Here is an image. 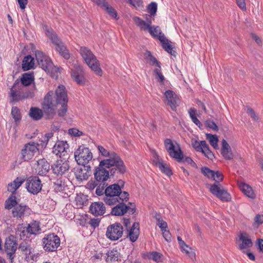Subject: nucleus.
<instances>
[{"label": "nucleus", "instance_id": "obj_1", "mask_svg": "<svg viewBox=\"0 0 263 263\" xmlns=\"http://www.w3.org/2000/svg\"><path fill=\"white\" fill-rule=\"evenodd\" d=\"M68 98L66 88L63 85H60L54 93L49 91L45 96L42 103L43 110L37 107H31L29 111L31 118L35 120H39L43 117V112L47 119H51L55 114V111L59 105H61L58 110V115L64 117L67 111Z\"/></svg>", "mask_w": 263, "mask_h": 263}, {"label": "nucleus", "instance_id": "obj_2", "mask_svg": "<svg viewBox=\"0 0 263 263\" xmlns=\"http://www.w3.org/2000/svg\"><path fill=\"white\" fill-rule=\"evenodd\" d=\"M164 144L165 148L171 157L176 159L179 162L183 161L192 165L195 164L190 157H186L183 159V153L180 146L178 143L174 142L170 139H166L164 140Z\"/></svg>", "mask_w": 263, "mask_h": 263}, {"label": "nucleus", "instance_id": "obj_3", "mask_svg": "<svg viewBox=\"0 0 263 263\" xmlns=\"http://www.w3.org/2000/svg\"><path fill=\"white\" fill-rule=\"evenodd\" d=\"M79 53L89 67L96 74L101 76L102 70L100 67V62L90 49L86 47L82 46L80 48Z\"/></svg>", "mask_w": 263, "mask_h": 263}, {"label": "nucleus", "instance_id": "obj_4", "mask_svg": "<svg viewBox=\"0 0 263 263\" xmlns=\"http://www.w3.org/2000/svg\"><path fill=\"white\" fill-rule=\"evenodd\" d=\"M35 88L34 85L33 89L28 90L13 83L8 93L10 103L17 102L29 98L33 97Z\"/></svg>", "mask_w": 263, "mask_h": 263}, {"label": "nucleus", "instance_id": "obj_5", "mask_svg": "<svg viewBox=\"0 0 263 263\" xmlns=\"http://www.w3.org/2000/svg\"><path fill=\"white\" fill-rule=\"evenodd\" d=\"M46 34L55 45L57 51L65 59L68 60L70 57V53L64 44L61 41L58 35L52 29H46Z\"/></svg>", "mask_w": 263, "mask_h": 263}, {"label": "nucleus", "instance_id": "obj_6", "mask_svg": "<svg viewBox=\"0 0 263 263\" xmlns=\"http://www.w3.org/2000/svg\"><path fill=\"white\" fill-rule=\"evenodd\" d=\"M151 35L157 37L161 42L163 48L172 55L175 56V52L173 51L172 47L169 43L168 40L162 32L159 26H151L147 30Z\"/></svg>", "mask_w": 263, "mask_h": 263}, {"label": "nucleus", "instance_id": "obj_7", "mask_svg": "<svg viewBox=\"0 0 263 263\" xmlns=\"http://www.w3.org/2000/svg\"><path fill=\"white\" fill-rule=\"evenodd\" d=\"M74 158L79 165H88L92 160V154L90 150L84 145H80L74 152Z\"/></svg>", "mask_w": 263, "mask_h": 263}, {"label": "nucleus", "instance_id": "obj_8", "mask_svg": "<svg viewBox=\"0 0 263 263\" xmlns=\"http://www.w3.org/2000/svg\"><path fill=\"white\" fill-rule=\"evenodd\" d=\"M44 249L48 252H53L57 250L60 246L61 240L59 237L54 233L45 235L42 239Z\"/></svg>", "mask_w": 263, "mask_h": 263}, {"label": "nucleus", "instance_id": "obj_9", "mask_svg": "<svg viewBox=\"0 0 263 263\" xmlns=\"http://www.w3.org/2000/svg\"><path fill=\"white\" fill-rule=\"evenodd\" d=\"M209 191L214 196L223 201H228L231 199V195L219 183L209 185Z\"/></svg>", "mask_w": 263, "mask_h": 263}, {"label": "nucleus", "instance_id": "obj_10", "mask_svg": "<svg viewBox=\"0 0 263 263\" xmlns=\"http://www.w3.org/2000/svg\"><path fill=\"white\" fill-rule=\"evenodd\" d=\"M35 58L38 65L44 70L47 72H50L52 71L53 65L49 57L42 51L37 50L35 52Z\"/></svg>", "mask_w": 263, "mask_h": 263}, {"label": "nucleus", "instance_id": "obj_11", "mask_svg": "<svg viewBox=\"0 0 263 263\" xmlns=\"http://www.w3.org/2000/svg\"><path fill=\"white\" fill-rule=\"evenodd\" d=\"M39 144L34 142L26 143L21 151V158L24 161L32 159L35 154L39 152Z\"/></svg>", "mask_w": 263, "mask_h": 263}, {"label": "nucleus", "instance_id": "obj_12", "mask_svg": "<svg viewBox=\"0 0 263 263\" xmlns=\"http://www.w3.org/2000/svg\"><path fill=\"white\" fill-rule=\"evenodd\" d=\"M123 233L122 226L119 223H115L107 227L106 235L110 240L116 241L122 236Z\"/></svg>", "mask_w": 263, "mask_h": 263}, {"label": "nucleus", "instance_id": "obj_13", "mask_svg": "<svg viewBox=\"0 0 263 263\" xmlns=\"http://www.w3.org/2000/svg\"><path fill=\"white\" fill-rule=\"evenodd\" d=\"M26 186L28 192L36 195L41 191L42 184L38 177L31 176L26 180Z\"/></svg>", "mask_w": 263, "mask_h": 263}, {"label": "nucleus", "instance_id": "obj_14", "mask_svg": "<svg viewBox=\"0 0 263 263\" xmlns=\"http://www.w3.org/2000/svg\"><path fill=\"white\" fill-rule=\"evenodd\" d=\"M119 204L114 207L111 213L115 216H121L124 215L127 211L129 213L133 214L136 211V206L134 203L129 202L130 206L125 205L123 202H119Z\"/></svg>", "mask_w": 263, "mask_h": 263}, {"label": "nucleus", "instance_id": "obj_15", "mask_svg": "<svg viewBox=\"0 0 263 263\" xmlns=\"http://www.w3.org/2000/svg\"><path fill=\"white\" fill-rule=\"evenodd\" d=\"M129 194L125 191H123L120 195H105L104 201L109 205H112L119 202L127 201L128 199Z\"/></svg>", "mask_w": 263, "mask_h": 263}, {"label": "nucleus", "instance_id": "obj_16", "mask_svg": "<svg viewBox=\"0 0 263 263\" xmlns=\"http://www.w3.org/2000/svg\"><path fill=\"white\" fill-rule=\"evenodd\" d=\"M74 173L77 180H87L91 174V167L90 165H79L74 168Z\"/></svg>", "mask_w": 263, "mask_h": 263}, {"label": "nucleus", "instance_id": "obj_17", "mask_svg": "<svg viewBox=\"0 0 263 263\" xmlns=\"http://www.w3.org/2000/svg\"><path fill=\"white\" fill-rule=\"evenodd\" d=\"M30 209L24 204H20L13 208L12 216L16 219H22L23 217L30 214Z\"/></svg>", "mask_w": 263, "mask_h": 263}, {"label": "nucleus", "instance_id": "obj_18", "mask_svg": "<svg viewBox=\"0 0 263 263\" xmlns=\"http://www.w3.org/2000/svg\"><path fill=\"white\" fill-rule=\"evenodd\" d=\"M34 80L33 74L30 72H27L23 73L20 79L16 80L14 84H16L17 86L28 90L27 87L33 83Z\"/></svg>", "mask_w": 263, "mask_h": 263}, {"label": "nucleus", "instance_id": "obj_19", "mask_svg": "<svg viewBox=\"0 0 263 263\" xmlns=\"http://www.w3.org/2000/svg\"><path fill=\"white\" fill-rule=\"evenodd\" d=\"M71 76L78 84L83 85L85 83L84 71L80 65H74L73 68L71 69Z\"/></svg>", "mask_w": 263, "mask_h": 263}, {"label": "nucleus", "instance_id": "obj_20", "mask_svg": "<svg viewBox=\"0 0 263 263\" xmlns=\"http://www.w3.org/2000/svg\"><path fill=\"white\" fill-rule=\"evenodd\" d=\"M94 176L97 182L104 183L109 177V171L106 170L104 166H100L99 163L98 167L95 170Z\"/></svg>", "mask_w": 263, "mask_h": 263}, {"label": "nucleus", "instance_id": "obj_21", "mask_svg": "<svg viewBox=\"0 0 263 263\" xmlns=\"http://www.w3.org/2000/svg\"><path fill=\"white\" fill-rule=\"evenodd\" d=\"M52 172L58 176H62L69 168L68 162L62 160H58L51 166Z\"/></svg>", "mask_w": 263, "mask_h": 263}, {"label": "nucleus", "instance_id": "obj_22", "mask_svg": "<svg viewBox=\"0 0 263 263\" xmlns=\"http://www.w3.org/2000/svg\"><path fill=\"white\" fill-rule=\"evenodd\" d=\"M166 104L169 105L173 110H175L179 103V99L176 94L172 90H167L164 93Z\"/></svg>", "mask_w": 263, "mask_h": 263}, {"label": "nucleus", "instance_id": "obj_23", "mask_svg": "<svg viewBox=\"0 0 263 263\" xmlns=\"http://www.w3.org/2000/svg\"><path fill=\"white\" fill-rule=\"evenodd\" d=\"M121 159V158L116 153L111 152L110 156L107 159L102 160L100 162V166H104L106 168H110L116 163L120 165Z\"/></svg>", "mask_w": 263, "mask_h": 263}, {"label": "nucleus", "instance_id": "obj_24", "mask_svg": "<svg viewBox=\"0 0 263 263\" xmlns=\"http://www.w3.org/2000/svg\"><path fill=\"white\" fill-rule=\"evenodd\" d=\"M68 148L69 145L66 141H59L54 145L52 152L61 157L62 156H64L67 154V150Z\"/></svg>", "mask_w": 263, "mask_h": 263}, {"label": "nucleus", "instance_id": "obj_25", "mask_svg": "<svg viewBox=\"0 0 263 263\" xmlns=\"http://www.w3.org/2000/svg\"><path fill=\"white\" fill-rule=\"evenodd\" d=\"M252 245L253 243L249 235L246 232L240 233L239 236L238 248L242 250L251 248Z\"/></svg>", "mask_w": 263, "mask_h": 263}, {"label": "nucleus", "instance_id": "obj_26", "mask_svg": "<svg viewBox=\"0 0 263 263\" xmlns=\"http://www.w3.org/2000/svg\"><path fill=\"white\" fill-rule=\"evenodd\" d=\"M152 16L151 15L145 14L144 18L145 21L142 20L141 18L138 16H135L133 18V20L135 24L142 30H147L152 25Z\"/></svg>", "mask_w": 263, "mask_h": 263}, {"label": "nucleus", "instance_id": "obj_27", "mask_svg": "<svg viewBox=\"0 0 263 263\" xmlns=\"http://www.w3.org/2000/svg\"><path fill=\"white\" fill-rule=\"evenodd\" d=\"M89 210L96 216H102L105 213L106 208L102 202H95L91 203Z\"/></svg>", "mask_w": 263, "mask_h": 263}, {"label": "nucleus", "instance_id": "obj_28", "mask_svg": "<svg viewBox=\"0 0 263 263\" xmlns=\"http://www.w3.org/2000/svg\"><path fill=\"white\" fill-rule=\"evenodd\" d=\"M92 2L95 3L103 10L107 12V13L114 18H117V13L115 9L110 6L105 0H91Z\"/></svg>", "mask_w": 263, "mask_h": 263}, {"label": "nucleus", "instance_id": "obj_29", "mask_svg": "<svg viewBox=\"0 0 263 263\" xmlns=\"http://www.w3.org/2000/svg\"><path fill=\"white\" fill-rule=\"evenodd\" d=\"M36 172L40 176H45L50 170L49 163L45 159H40L36 161Z\"/></svg>", "mask_w": 263, "mask_h": 263}, {"label": "nucleus", "instance_id": "obj_30", "mask_svg": "<svg viewBox=\"0 0 263 263\" xmlns=\"http://www.w3.org/2000/svg\"><path fill=\"white\" fill-rule=\"evenodd\" d=\"M124 182L120 181L118 184H114L107 186L104 191L105 195H121L123 192L121 191Z\"/></svg>", "mask_w": 263, "mask_h": 263}, {"label": "nucleus", "instance_id": "obj_31", "mask_svg": "<svg viewBox=\"0 0 263 263\" xmlns=\"http://www.w3.org/2000/svg\"><path fill=\"white\" fill-rule=\"evenodd\" d=\"M221 154L226 160H232L234 155L230 145L226 140L223 139L221 143Z\"/></svg>", "mask_w": 263, "mask_h": 263}, {"label": "nucleus", "instance_id": "obj_32", "mask_svg": "<svg viewBox=\"0 0 263 263\" xmlns=\"http://www.w3.org/2000/svg\"><path fill=\"white\" fill-rule=\"evenodd\" d=\"M17 244L14 240V237L10 236L6 238L5 243V247L6 252H10V253H15L16 248Z\"/></svg>", "mask_w": 263, "mask_h": 263}, {"label": "nucleus", "instance_id": "obj_33", "mask_svg": "<svg viewBox=\"0 0 263 263\" xmlns=\"http://www.w3.org/2000/svg\"><path fill=\"white\" fill-rule=\"evenodd\" d=\"M120 165L116 163L114 166L110 168V173L111 175L114 176L117 174H123L126 170V168L124 163L122 159H121V163Z\"/></svg>", "mask_w": 263, "mask_h": 263}, {"label": "nucleus", "instance_id": "obj_34", "mask_svg": "<svg viewBox=\"0 0 263 263\" xmlns=\"http://www.w3.org/2000/svg\"><path fill=\"white\" fill-rule=\"evenodd\" d=\"M139 235V224L135 222L128 233V236L131 241L135 242L137 240Z\"/></svg>", "mask_w": 263, "mask_h": 263}, {"label": "nucleus", "instance_id": "obj_35", "mask_svg": "<svg viewBox=\"0 0 263 263\" xmlns=\"http://www.w3.org/2000/svg\"><path fill=\"white\" fill-rule=\"evenodd\" d=\"M34 61L31 55L26 56L22 62V68L24 71L30 70L33 68Z\"/></svg>", "mask_w": 263, "mask_h": 263}, {"label": "nucleus", "instance_id": "obj_36", "mask_svg": "<svg viewBox=\"0 0 263 263\" xmlns=\"http://www.w3.org/2000/svg\"><path fill=\"white\" fill-rule=\"evenodd\" d=\"M239 188L245 195L251 199H254L256 197L252 187L248 184L241 183L239 184Z\"/></svg>", "mask_w": 263, "mask_h": 263}, {"label": "nucleus", "instance_id": "obj_37", "mask_svg": "<svg viewBox=\"0 0 263 263\" xmlns=\"http://www.w3.org/2000/svg\"><path fill=\"white\" fill-rule=\"evenodd\" d=\"M16 193H12L5 202V208L7 210L13 209L18 205L16 201Z\"/></svg>", "mask_w": 263, "mask_h": 263}, {"label": "nucleus", "instance_id": "obj_38", "mask_svg": "<svg viewBox=\"0 0 263 263\" xmlns=\"http://www.w3.org/2000/svg\"><path fill=\"white\" fill-rule=\"evenodd\" d=\"M24 182V180L21 178H16L12 182L9 183L8 185V191L12 193H15V191Z\"/></svg>", "mask_w": 263, "mask_h": 263}, {"label": "nucleus", "instance_id": "obj_39", "mask_svg": "<svg viewBox=\"0 0 263 263\" xmlns=\"http://www.w3.org/2000/svg\"><path fill=\"white\" fill-rule=\"evenodd\" d=\"M157 165L161 171L167 176H171L172 175L173 173L169 165L164 163L162 160H158L157 162Z\"/></svg>", "mask_w": 263, "mask_h": 263}, {"label": "nucleus", "instance_id": "obj_40", "mask_svg": "<svg viewBox=\"0 0 263 263\" xmlns=\"http://www.w3.org/2000/svg\"><path fill=\"white\" fill-rule=\"evenodd\" d=\"M144 58L147 63L154 66L156 65L159 68H161L160 63L152 54L151 52L146 50L144 53Z\"/></svg>", "mask_w": 263, "mask_h": 263}, {"label": "nucleus", "instance_id": "obj_41", "mask_svg": "<svg viewBox=\"0 0 263 263\" xmlns=\"http://www.w3.org/2000/svg\"><path fill=\"white\" fill-rule=\"evenodd\" d=\"M29 235L36 234L40 230V222L37 221H33L27 226Z\"/></svg>", "mask_w": 263, "mask_h": 263}, {"label": "nucleus", "instance_id": "obj_42", "mask_svg": "<svg viewBox=\"0 0 263 263\" xmlns=\"http://www.w3.org/2000/svg\"><path fill=\"white\" fill-rule=\"evenodd\" d=\"M16 234L20 236L21 239L27 238L29 237L28 235H29L27 226H25L23 224L18 226Z\"/></svg>", "mask_w": 263, "mask_h": 263}, {"label": "nucleus", "instance_id": "obj_43", "mask_svg": "<svg viewBox=\"0 0 263 263\" xmlns=\"http://www.w3.org/2000/svg\"><path fill=\"white\" fill-rule=\"evenodd\" d=\"M202 148L200 152H202L209 159H212L214 157V155L210 149L209 145L204 140L202 141Z\"/></svg>", "mask_w": 263, "mask_h": 263}, {"label": "nucleus", "instance_id": "obj_44", "mask_svg": "<svg viewBox=\"0 0 263 263\" xmlns=\"http://www.w3.org/2000/svg\"><path fill=\"white\" fill-rule=\"evenodd\" d=\"M119 258V253L117 250H112L107 254V261H115L118 260Z\"/></svg>", "mask_w": 263, "mask_h": 263}, {"label": "nucleus", "instance_id": "obj_45", "mask_svg": "<svg viewBox=\"0 0 263 263\" xmlns=\"http://www.w3.org/2000/svg\"><path fill=\"white\" fill-rule=\"evenodd\" d=\"M206 138L209 141L210 144L215 149H217L218 148V138L216 135H213L211 134H207Z\"/></svg>", "mask_w": 263, "mask_h": 263}, {"label": "nucleus", "instance_id": "obj_46", "mask_svg": "<svg viewBox=\"0 0 263 263\" xmlns=\"http://www.w3.org/2000/svg\"><path fill=\"white\" fill-rule=\"evenodd\" d=\"M11 114L15 122H18L21 120L22 116L20 113V110L18 107L16 106L12 107Z\"/></svg>", "mask_w": 263, "mask_h": 263}, {"label": "nucleus", "instance_id": "obj_47", "mask_svg": "<svg viewBox=\"0 0 263 263\" xmlns=\"http://www.w3.org/2000/svg\"><path fill=\"white\" fill-rule=\"evenodd\" d=\"M148 257L156 262H160L162 261L163 255L157 252H152L148 254Z\"/></svg>", "mask_w": 263, "mask_h": 263}, {"label": "nucleus", "instance_id": "obj_48", "mask_svg": "<svg viewBox=\"0 0 263 263\" xmlns=\"http://www.w3.org/2000/svg\"><path fill=\"white\" fill-rule=\"evenodd\" d=\"M157 4L156 2L151 3L147 6V11L151 16H154L157 12Z\"/></svg>", "mask_w": 263, "mask_h": 263}, {"label": "nucleus", "instance_id": "obj_49", "mask_svg": "<svg viewBox=\"0 0 263 263\" xmlns=\"http://www.w3.org/2000/svg\"><path fill=\"white\" fill-rule=\"evenodd\" d=\"M155 218L157 220V224L160 228L161 231L165 229H167V223L161 218L159 215H156Z\"/></svg>", "mask_w": 263, "mask_h": 263}, {"label": "nucleus", "instance_id": "obj_50", "mask_svg": "<svg viewBox=\"0 0 263 263\" xmlns=\"http://www.w3.org/2000/svg\"><path fill=\"white\" fill-rule=\"evenodd\" d=\"M201 173L206 177L212 178L214 176V171L207 167H203L201 169Z\"/></svg>", "mask_w": 263, "mask_h": 263}, {"label": "nucleus", "instance_id": "obj_51", "mask_svg": "<svg viewBox=\"0 0 263 263\" xmlns=\"http://www.w3.org/2000/svg\"><path fill=\"white\" fill-rule=\"evenodd\" d=\"M263 223V215L258 214L254 218V227L257 228L258 226Z\"/></svg>", "mask_w": 263, "mask_h": 263}, {"label": "nucleus", "instance_id": "obj_52", "mask_svg": "<svg viewBox=\"0 0 263 263\" xmlns=\"http://www.w3.org/2000/svg\"><path fill=\"white\" fill-rule=\"evenodd\" d=\"M154 72L156 74V79L158 81L163 83L164 80V77L163 76L161 72V68H156L154 70Z\"/></svg>", "mask_w": 263, "mask_h": 263}, {"label": "nucleus", "instance_id": "obj_53", "mask_svg": "<svg viewBox=\"0 0 263 263\" xmlns=\"http://www.w3.org/2000/svg\"><path fill=\"white\" fill-rule=\"evenodd\" d=\"M212 178L215 181V183H219L220 181H222L223 176L222 174L219 171H214V176Z\"/></svg>", "mask_w": 263, "mask_h": 263}, {"label": "nucleus", "instance_id": "obj_54", "mask_svg": "<svg viewBox=\"0 0 263 263\" xmlns=\"http://www.w3.org/2000/svg\"><path fill=\"white\" fill-rule=\"evenodd\" d=\"M107 185V184L103 183L102 184H100L99 185H97V189L96 190V193L98 196H101L103 195L105 191V187Z\"/></svg>", "mask_w": 263, "mask_h": 263}, {"label": "nucleus", "instance_id": "obj_55", "mask_svg": "<svg viewBox=\"0 0 263 263\" xmlns=\"http://www.w3.org/2000/svg\"><path fill=\"white\" fill-rule=\"evenodd\" d=\"M98 149L99 153L104 157H108L111 155V153L101 145L98 146Z\"/></svg>", "mask_w": 263, "mask_h": 263}, {"label": "nucleus", "instance_id": "obj_56", "mask_svg": "<svg viewBox=\"0 0 263 263\" xmlns=\"http://www.w3.org/2000/svg\"><path fill=\"white\" fill-rule=\"evenodd\" d=\"M19 249L26 253H30V247L26 242H22L19 246Z\"/></svg>", "mask_w": 263, "mask_h": 263}, {"label": "nucleus", "instance_id": "obj_57", "mask_svg": "<svg viewBox=\"0 0 263 263\" xmlns=\"http://www.w3.org/2000/svg\"><path fill=\"white\" fill-rule=\"evenodd\" d=\"M162 235L164 239L167 241L170 242L171 241V234L167 229H163L161 230Z\"/></svg>", "mask_w": 263, "mask_h": 263}, {"label": "nucleus", "instance_id": "obj_58", "mask_svg": "<svg viewBox=\"0 0 263 263\" xmlns=\"http://www.w3.org/2000/svg\"><path fill=\"white\" fill-rule=\"evenodd\" d=\"M192 145L193 147L196 149L197 152H200L202 148V141L200 142L197 140H192Z\"/></svg>", "mask_w": 263, "mask_h": 263}, {"label": "nucleus", "instance_id": "obj_59", "mask_svg": "<svg viewBox=\"0 0 263 263\" xmlns=\"http://www.w3.org/2000/svg\"><path fill=\"white\" fill-rule=\"evenodd\" d=\"M68 133L75 137H80L83 135V133L76 128H70L68 130Z\"/></svg>", "mask_w": 263, "mask_h": 263}, {"label": "nucleus", "instance_id": "obj_60", "mask_svg": "<svg viewBox=\"0 0 263 263\" xmlns=\"http://www.w3.org/2000/svg\"><path fill=\"white\" fill-rule=\"evenodd\" d=\"M206 124L208 127L214 130V131H217L218 130V126L213 120H207L206 121Z\"/></svg>", "mask_w": 263, "mask_h": 263}, {"label": "nucleus", "instance_id": "obj_61", "mask_svg": "<svg viewBox=\"0 0 263 263\" xmlns=\"http://www.w3.org/2000/svg\"><path fill=\"white\" fill-rule=\"evenodd\" d=\"M247 112L253 120L255 121L258 120V117L255 114V111L250 107H248L247 109Z\"/></svg>", "mask_w": 263, "mask_h": 263}, {"label": "nucleus", "instance_id": "obj_62", "mask_svg": "<svg viewBox=\"0 0 263 263\" xmlns=\"http://www.w3.org/2000/svg\"><path fill=\"white\" fill-rule=\"evenodd\" d=\"M53 136V134L52 133H49L47 134H46L43 137V140H42V142H43V146L45 145L46 146L47 144V143L50 139H51Z\"/></svg>", "mask_w": 263, "mask_h": 263}, {"label": "nucleus", "instance_id": "obj_63", "mask_svg": "<svg viewBox=\"0 0 263 263\" xmlns=\"http://www.w3.org/2000/svg\"><path fill=\"white\" fill-rule=\"evenodd\" d=\"M97 185H98V183L96 182V181L90 180L87 182L86 186H87V189L92 190L96 187H97Z\"/></svg>", "mask_w": 263, "mask_h": 263}, {"label": "nucleus", "instance_id": "obj_64", "mask_svg": "<svg viewBox=\"0 0 263 263\" xmlns=\"http://www.w3.org/2000/svg\"><path fill=\"white\" fill-rule=\"evenodd\" d=\"M100 220L98 218H93L90 220L89 224L93 228L98 227L99 225Z\"/></svg>", "mask_w": 263, "mask_h": 263}]
</instances>
